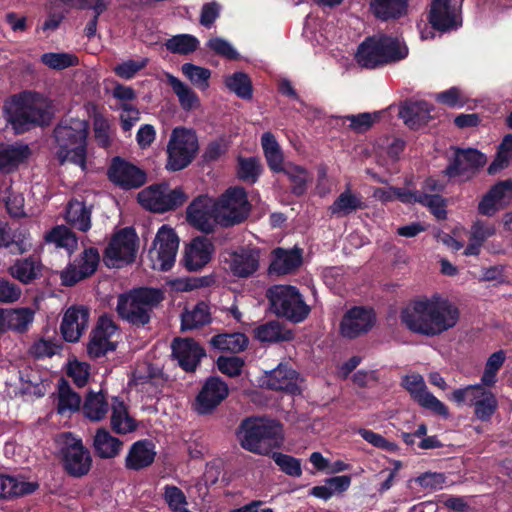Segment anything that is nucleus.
I'll use <instances>...</instances> for the list:
<instances>
[{"mask_svg":"<svg viewBox=\"0 0 512 512\" xmlns=\"http://www.w3.org/2000/svg\"><path fill=\"white\" fill-rule=\"evenodd\" d=\"M459 318V308L437 294L414 300L400 312L401 323L409 331L426 337L438 336L454 328Z\"/></svg>","mask_w":512,"mask_h":512,"instance_id":"f257e3e1","label":"nucleus"},{"mask_svg":"<svg viewBox=\"0 0 512 512\" xmlns=\"http://www.w3.org/2000/svg\"><path fill=\"white\" fill-rule=\"evenodd\" d=\"M5 117L16 133L48 124L53 116L52 102L44 95L24 91L12 96L4 106Z\"/></svg>","mask_w":512,"mask_h":512,"instance_id":"f03ea898","label":"nucleus"},{"mask_svg":"<svg viewBox=\"0 0 512 512\" xmlns=\"http://www.w3.org/2000/svg\"><path fill=\"white\" fill-rule=\"evenodd\" d=\"M88 123L84 119L65 117L54 129L56 155L61 164L71 162L85 168Z\"/></svg>","mask_w":512,"mask_h":512,"instance_id":"7ed1b4c3","label":"nucleus"},{"mask_svg":"<svg viewBox=\"0 0 512 512\" xmlns=\"http://www.w3.org/2000/svg\"><path fill=\"white\" fill-rule=\"evenodd\" d=\"M408 48L398 38L387 34H376L365 38L356 52L357 63L366 69H376L403 60Z\"/></svg>","mask_w":512,"mask_h":512,"instance_id":"20e7f679","label":"nucleus"},{"mask_svg":"<svg viewBox=\"0 0 512 512\" xmlns=\"http://www.w3.org/2000/svg\"><path fill=\"white\" fill-rule=\"evenodd\" d=\"M251 209L246 190L240 186L229 187L214 201V221L224 228L233 227L245 222Z\"/></svg>","mask_w":512,"mask_h":512,"instance_id":"39448f33","label":"nucleus"},{"mask_svg":"<svg viewBox=\"0 0 512 512\" xmlns=\"http://www.w3.org/2000/svg\"><path fill=\"white\" fill-rule=\"evenodd\" d=\"M280 427L276 421L258 418L243 420L238 431L242 448L257 454H268L272 442L278 439Z\"/></svg>","mask_w":512,"mask_h":512,"instance_id":"423d86ee","label":"nucleus"},{"mask_svg":"<svg viewBox=\"0 0 512 512\" xmlns=\"http://www.w3.org/2000/svg\"><path fill=\"white\" fill-rule=\"evenodd\" d=\"M188 200L183 188H172L168 182L149 185L137 194V201L147 211L163 214L175 211Z\"/></svg>","mask_w":512,"mask_h":512,"instance_id":"0eeeda50","label":"nucleus"},{"mask_svg":"<svg viewBox=\"0 0 512 512\" xmlns=\"http://www.w3.org/2000/svg\"><path fill=\"white\" fill-rule=\"evenodd\" d=\"M268 297L272 311L293 323L304 321L310 313V307L295 286H274L268 290Z\"/></svg>","mask_w":512,"mask_h":512,"instance_id":"6e6552de","label":"nucleus"},{"mask_svg":"<svg viewBox=\"0 0 512 512\" xmlns=\"http://www.w3.org/2000/svg\"><path fill=\"white\" fill-rule=\"evenodd\" d=\"M198 149V139L194 131L185 127L174 128L167 145L166 168L170 171L186 168L194 160Z\"/></svg>","mask_w":512,"mask_h":512,"instance_id":"1a4fd4ad","label":"nucleus"},{"mask_svg":"<svg viewBox=\"0 0 512 512\" xmlns=\"http://www.w3.org/2000/svg\"><path fill=\"white\" fill-rule=\"evenodd\" d=\"M451 149L454 151L453 156L449 158V163L443 170V175L449 180L470 181L487 163L486 155L475 148Z\"/></svg>","mask_w":512,"mask_h":512,"instance_id":"9d476101","label":"nucleus"},{"mask_svg":"<svg viewBox=\"0 0 512 512\" xmlns=\"http://www.w3.org/2000/svg\"><path fill=\"white\" fill-rule=\"evenodd\" d=\"M178 247L179 237L175 230L167 225L161 226L148 250L151 268L169 271L174 266Z\"/></svg>","mask_w":512,"mask_h":512,"instance_id":"9b49d317","label":"nucleus"},{"mask_svg":"<svg viewBox=\"0 0 512 512\" xmlns=\"http://www.w3.org/2000/svg\"><path fill=\"white\" fill-rule=\"evenodd\" d=\"M228 395L227 383L219 376H210L196 395L192 409L201 416L211 415Z\"/></svg>","mask_w":512,"mask_h":512,"instance_id":"f8f14e48","label":"nucleus"},{"mask_svg":"<svg viewBox=\"0 0 512 512\" xmlns=\"http://www.w3.org/2000/svg\"><path fill=\"white\" fill-rule=\"evenodd\" d=\"M377 317L374 309L367 306H353L343 315L339 331L347 339H356L372 330Z\"/></svg>","mask_w":512,"mask_h":512,"instance_id":"ddd939ff","label":"nucleus"},{"mask_svg":"<svg viewBox=\"0 0 512 512\" xmlns=\"http://www.w3.org/2000/svg\"><path fill=\"white\" fill-rule=\"evenodd\" d=\"M402 386L409 392L411 398L421 407L445 419L449 417L448 407L427 390L425 381L420 374L405 376L402 381Z\"/></svg>","mask_w":512,"mask_h":512,"instance_id":"4468645a","label":"nucleus"},{"mask_svg":"<svg viewBox=\"0 0 512 512\" xmlns=\"http://www.w3.org/2000/svg\"><path fill=\"white\" fill-rule=\"evenodd\" d=\"M100 255L95 248L85 249L79 258L61 271V283L65 286H73L77 282L91 276L97 270Z\"/></svg>","mask_w":512,"mask_h":512,"instance_id":"2eb2a0df","label":"nucleus"},{"mask_svg":"<svg viewBox=\"0 0 512 512\" xmlns=\"http://www.w3.org/2000/svg\"><path fill=\"white\" fill-rule=\"evenodd\" d=\"M214 215V201L207 195H199L186 208L187 222L205 234L214 231Z\"/></svg>","mask_w":512,"mask_h":512,"instance_id":"dca6fc26","label":"nucleus"},{"mask_svg":"<svg viewBox=\"0 0 512 512\" xmlns=\"http://www.w3.org/2000/svg\"><path fill=\"white\" fill-rule=\"evenodd\" d=\"M117 326L106 316L99 319L96 328L92 331L90 341L87 345V352L92 358H99L108 351L116 348V341L113 339L117 334Z\"/></svg>","mask_w":512,"mask_h":512,"instance_id":"f3484780","label":"nucleus"},{"mask_svg":"<svg viewBox=\"0 0 512 512\" xmlns=\"http://www.w3.org/2000/svg\"><path fill=\"white\" fill-rule=\"evenodd\" d=\"M171 349L172 356L187 373L195 372L201 359L206 356L205 349L193 338L176 337L172 341Z\"/></svg>","mask_w":512,"mask_h":512,"instance_id":"a211bd4d","label":"nucleus"},{"mask_svg":"<svg viewBox=\"0 0 512 512\" xmlns=\"http://www.w3.org/2000/svg\"><path fill=\"white\" fill-rule=\"evenodd\" d=\"M67 447L64 453V467L74 477L86 475L91 468L90 453L83 446L81 440L73 438L70 434L65 435Z\"/></svg>","mask_w":512,"mask_h":512,"instance_id":"6ab92c4d","label":"nucleus"},{"mask_svg":"<svg viewBox=\"0 0 512 512\" xmlns=\"http://www.w3.org/2000/svg\"><path fill=\"white\" fill-rule=\"evenodd\" d=\"M214 246L206 237L199 236L185 247L180 263L189 272H197L204 268L212 259Z\"/></svg>","mask_w":512,"mask_h":512,"instance_id":"aec40b11","label":"nucleus"},{"mask_svg":"<svg viewBox=\"0 0 512 512\" xmlns=\"http://www.w3.org/2000/svg\"><path fill=\"white\" fill-rule=\"evenodd\" d=\"M428 21L432 28L440 32L456 30L461 26L456 14V8L451 5V0H432Z\"/></svg>","mask_w":512,"mask_h":512,"instance_id":"412c9836","label":"nucleus"},{"mask_svg":"<svg viewBox=\"0 0 512 512\" xmlns=\"http://www.w3.org/2000/svg\"><path fill=\"white\" fill-rule=\"evenodd\" d=\"M89 311L83 306L69 307L62 318L60 331L67 342H77L88 327Z\"/></svg>","mask_w":512,"mask_h":512,"instance_id":"4be33fe9","label":"nucleus"},{"mask_svg":"<svg viewBox=\"0 0 512 512\" xmlns=\"http://www.w3.org/2000/svg\"><path fill=\"white\" fill-rule=\"evenodd\" d=\"M271 255L272 260L268 272L277 276L293 273L303 263V250L299 247L292 249L277 247L272 250Z\"/></svg>","mask_w":512,"mask_h":512,"instance_id":"5701e85b","label":"nucleus"},{"mask_svg":"<svg viewBox=\"0 0 512 512\" xmlns=\"http://www.w3.org/2000/svg\"><path fill=\"white\" fill-rule=\"evenodd\" d=\"M259 261V249L241 247L230 254L228 264L234 276L238 278H248L258 270Z\"/></svg>","mask_w":512,"mask_h":512,"instance_id":"b1692460","label":"nucleus"},{"mask_svg":"<svg viewBox=\"0 0 512 512\" xmlns=\"http://www.w3.org/2000/svg\"><path fill=\"white\" fill-rule=\"evenodd\" d=\"M128 262V228H122L111 238L104 252V263L110 268H120Z\"/></svg>","mask_w":512,"mask_h":512,"instance_id":"393cba45","label":"nucleus"},{"mask_svg":"<svg viewBox=\"0 0 512 512\" xmlns=\"http://www.w3.org/2000/svg\"><path fill=\"white\" fill-rule=\"evenodd\" d=\"M432 106L426 101H405L399 109V117L412 130L426 125L431 119Z\"/></svg>","mask_w":512,"mask_h":512,"instance_id":"a878e982","label":"nucleus"},{"mask_svg":"<svg viewBox=\"0 0 512 512\" xmlns=\"http://www.w3.org/2000/svg\"><path fill=\"white\" fill-rule=\"evenodd\" d=\"M31 155L29 146L22 142L0 145V171L10 173Z\"/></svg>","mask_w":512,"mask_h":512,"instance_id":"bb28decb","label":"nucleus"},{"mask_svg":"<svg viewBox=\"0 0 512 512\" xmlns=\"http://www.w3.org/2000/svg\"><path fill=\"white\" fill-rule=\"evenodd\" d=\"M0 247L15 255L23 254L31 248L29 235L25 229L13 228L7 224L0 225Z\"/></svg>","mask_w":512,"mask_h":512,"instance_id":"cd10ccee","label":"nucleus"},{"mask_svg":"<svg viewBox=\"0 0 512 512\" xmlns=\"http://www.w3.org/2000/svg\"><path fill=\"white\" fill-rule=\"evenodd\" d=\"M34 319L31 308L0 310V331L24 332Z\"/></svg>","mask_w":512,"mask_h":512,"instance_id":"c85d7f7f","label":"nucleus"},{"mask_svg":"<svg viewBox=\"0 0 512 512\" xmlns=\"http://www.w3.org/2000/svg\"><path fill=\"white\" fill-rule=\"evenodd\" d=\"M369 9L381 21L396 20L407 14L408 0H370Z\"/></svg>","mask_w":512,"mask_h":512,"instance_id":"c756f323","label":"nucleus"},{"mask_svg":"<svg viewBox=\"0 0 512 512\" xmlns=\"http://www.w3.org/2000/svg\"><path fill=\"white\" fill-rule=\"evenodd\" d=\"M298 373L288 365L279 364L268 375L267 386L271 390L295 393L298 390Z\"/></svg>","mask_w":512,"mask_h":512,"instance_id":"7c9ffc66","label":"nucleus"},{"mask_svg":"<svg viewBox=\"0 0 512 512\" xmlns=\"http://www.w3.org/2000/svg\"><path fill=\"white\" fill-rule=\"evenodd\" d=\"M261 146L267 165L272 173H282L286 168L283 151L271 132L261 136Z\"/></svg>","mask_w":512,"mask_h":512,"instance_id":"2f4dec72","label":"nucleus"},{"mask_svg":"<svg viewBox=\"0 0 512 512\" xmlns=\"http://www.w3.org/2000/svg\"><path fill=\"white\" fill-rule=\"evenodd\" d=\"M155 444L149 439L136 441L130 447V470H141L155 460Z\"/></svg>","mask_w":512,"mask_h":512,"instance_id":"473e14b6","label":"nucleus"},{"mask_svg":"<svg viewBox=\"0 0 512 512\" xmlns=\"http://www.w3.org/2000/svg\"><path fill=\"white\" fill-rule=\"evenodd\" d=\"M212 321L209 304L199 301L192 310H185L181 314V330L187 331L203 327Z\"/></svg>","mask_w":512,"mask_h":512,"instance_id":"72a5a7b5","label":"nucleus"},{"mask_svg":"<svg viewBox=\"0 0 512 512\" xmlns=\"http://www.w3.org/2000/svg\"><path fill=\"white\" fill-rule=\"evenodd\" d=\"M37 488V483L21 477L0 475V498L24 496L33 493Z\"/></svg>","mask_w":512,"mask_h":512,"instance_id":"f704fd0d","label":"nucleus"},{"mask_svg":"<svg viewBox=\"0 0 512 512\" xmlns=\"http://www.w3.org/2000/svg\"><path fill=\"white\" fill-rule=\"evenodd\" d=\"M255 337L260 342L278 343L291 341L294 333L278 321H269L255 329Z\"/></svg>","mask_w":512,"mask_h":512,"instance_id":"c9c22d12","label":"nucleus"},{"mask_svg":"<svg viewBox=\"0 0 512 512\" xmlns=\"http://www.w3.org/2000/svg\"><path fill=\"white\" fill-rule=\"evenodd\" d=\"M165 76L183 110L190 111L200 105L199 97L192 88L170 73H166Z\"/></svg>","mask_w":512,"mask_h":512,"instance_id":"e433bc0d","label":"nucleus"},{"mask_svg":"<svg viewBox=\"0 0 512 512\" xmlns=\"http://www.w3.org/2000/svg\"><path fill=\"white\" fill-rule=\"evenodd\" d=\"M108 408V402L101 391H90L85 397L82 412L91 421H101L105 418Z\"/></svg>","mask_w":512,"mask_h":512,"instance_id":"4c0bfd02","label":"nucleus"},{"mask_svg":"<svg viewBox=\"0 0 512 512\" xmlns=\"http://www.w3.org/2000/svg\"><path fill=\"white\" fill-rule=\"evenodd\" d=\"M365 203L361 198L353 194L349 189L343 191L329 207L331 215L337 217L347 216L359 209H364Z\"/></svg>","mask_w":512,"mask_h":512,"instance_id":"58836bf2","label":"nucleus"},{"mask_svg":"<svg viewBox=\"0 0 512 512\" xmlns=\"http://www.w3.org/2000/svg\"><path fill=\"white\" fill-rule=\"evenodd\" d=\"M263 172V166L258 157H243L237 158L236 176L237 178L247 184H255L258 182Z\"/></svg>","mask_w":512,"mask_h":512,"instance_id":"ea45409f","label":"nucleus"},{"mask_svg":"<svg viewBox=\"0 0 512 512\" xmlns=\"http://www.w3.org/2000/svg\"><path fill=\"white\" fill-rule=\"evenodd\" d=\"M93 446L99 457L112 458L120 452L122 442L113 437L106 429L100 428L94 436Z\"/></svg>","mask_w":512,"mask_h":512,"instance_id":"a19ab883","label":"nucleus"},{"mask_svg":"<svg viewBox=\"0 0 512 512\" xmlns=\"http://www.w3.org/2000/svg\"><path fill=\"white\" fill-rule=\"evenodd\" d=\"M210 343L219 350L239 353L247 348L249 339L241 332L223 333L213 336Z\"/></svg>","mask_w":512,"mask_h":512,"instance_id":"79ce46f5","label":"nucleus"},{"mask_svg":"<svg viewBox=\"0 0 512 512\" xmlns=\"http://www.w3.org/2000/svg\"><path fill=\"white\" fill-rule=\"evenodd\" d=\"M65 218L72 227L82 232L88 231L91 227V211L78 200L69 202Z\"/></svg>","mask_w":512,"mask_h":512,"instance_id":"37998d69","label":"nucleus"},{"mask_svg":"<svg viewBox=\"0 0 512 512\" xmlns=\"http://www.w3.org/2000/svg\"><path fill=\"white\" fill-rule=\"evenodd\" d=\"M42 265L34 258L17 260L9 268L10 274L20 282L27 284L39 277Z\"/></svg>","mask_w":512,"mask_h":512,"instance_id":"c03bdc74","label":"nucleus"},{"mask_svg":"<svg viewBox=\"0 0 512 512\" xmlns=\"http://www.w3.org/2000/svg\"><path fill=\"white\" fill-rule=\"evenodd\" d=\"M282 173L288 177L291 183L292 194L299 197L306 193L309 181V173L306 168L292 162H287L286 168Z\"/></svg>","mask_w":512,"mask_h":512,"instance_id":"a18cd8bd","label":"nucleus"},{"mask_svg":"<svg viewBox=\"0 0 512 512\" xmlns=\"http://www.w3.org/2000/svg\"><path fill=\"white\" fill-rule=\"evenodd\" d=\"M80 396L72 391L70 386L62 381L58 390V413L61 415H70L80 409Z\"/></svg>","mask_w":512,"mask_h":512,"instance_id":"49530a36","label":"nucleus"},{"mask_svg":"<svg viewBox=\"0 0 512 512\" xmlns=\"http://www.w3.org/2000/svg\"><path fill=\"white\" fill-rule=\"evenodd\" d=\"M225 85L241 99L249 100L253 96L252 81L245 72L237 71L228 76Z\"/></svg>","mask_w":512,"mask_h":512,"instance_id":"de8ad7c7","label":"nucleus"},{"mask_svg":"<svg viewBox=\"0 0 512 512\" xmlns=\"http://www.w3.org/2000/svg\"><path fill=\"white\" fill-rule=\"evenodd\" d=\"M45 240L55 244L56 247L66 249L69 254L77 248L78 244L75 234L64 225L53 228L46 234Z\"/></svg>","mask_w":512,"mask_h":512,"instance_id":"09e8293b","label":"nucleus"},{"mask_svg":"<svg viewBox=\"0 0 512 512\" xmlns=\"http://www.w3.org/2000/svg\"><path fill=\"white\" fill-rule=\"evenodd\" d=\"M40 61L52 70H64L79 64L78 57L69 52H47L41 55Z\"/></svg>","mask_w":512,"mask_h":512,"instance_id":"8fccbe9b","label":"nucleus"},{"mask_svg":"<svg viewBox=\"0 0 512 512\" xmlns=\"http://www.w3.org/2000/svg\"><path fill=\"white\" fill-rule=\"evenodd\" d=\"M163 300V293L156 288L141 287L130 289V301L144 307L153 308Z\"/></svg>","mask_w":512,"mask_h":512,"instance_id":"3c124183","label":"nucleus"},{"mask_svg":"<svg viewBox=\"0 0 512 512\" xmlns=\"http://www.w3.org/2000/svg\"><path fill=\"white\" fill-rule=\"evenodd\" d=\"M165 46L171 53L187 55L198 48L199 40L190 34H179L168 39Z\"/></svg>","mask_w":512,"mask_h":512,"instance_id":"603ef678","label":"nucleus"},{"mask_svg":"<svg viewBox=\"0 0 512 512\" xmlns=\"http://www.w3.org/2000/svg\"><path fill=\"white\" fill-rule=\"evenodd\" d=\"M473 407L475 417L482 422H488L498 408V401L496 396L487 389Z\"/></svg>","mask_w":512,"mask_h":512,"instance_id":"864d4df0","label":"nucleus"},{"mask_svg":"<svg viewBox=\"0 0 512 512\" xmlns=\"http://www.w3.org/2000/svg\"><path fill=\"white\" fill-rule=\"evenodd\" d=\"M487 389L482 385H468L464 388L455 389L452 392L451 400L454 401L458 406L469 405L474 406L475 403L483 396V393Z\"/></svg>","mask_w":512,"mask_h":512,"instance_id":"5fc2aeb1","label":"nucleus"},{"mask_svg":"<svg viewBox=\"0 0 512 512\" xmlns=\"http://www.w3.org/2000/svg\"><path fill=\"white\" fill-rule=\"evenodd\" d=\"M111 427L118 434L128 432V410L124 401L118 397L112 400Z\"/></svg>","mask_w":512,"mask_h":512,"instance_id":"6e6d98bb","label":"nucleus"},{"mask_svg":"<svg viewBox=\"0 0 512 512\" xmlns=\"http://www.w3.org/2000/svg\"><path fill=\"white\" fill-rule=\"evenodd\" d=\"M271 458L286 475L291 477H300L302 475L300 459L282 452H273Z\"/></svg>","mask_w":512,"mask_h":512,"instance_id":"4d7b16f0","label":"nucleus"},{"mask_svg":"<svg viewBox=\"0 0 512 512\" xmlns=\"http://www.w3.org/2000/svg\"><path fill=\"white\" fill-rule=\"evenodd\" d=\"M343 121H349V129L356 133H365L375 121L379 118V112H363L356 115H346L340 117Z\"/></svg>","mask_w":512,"mask_h":512,"instance_id":"13d9d810","label":"nucleus"},{"mask_svg":"<svg viewBox=\"0 0 512 512\" xmlns=\"http://www.w3.org/2000/svg\"><path fill=\"white\" fill-rule=\"evenodd\" d=\"M182 73L191 83L198 88L205 89L209 86L211 71L207 68L197 66L192 63H184L181 67Z\"/></svg>","mask_w":512,"mask_h":512,"instance_id":"bf43d9fd","label":"nucleus"},{"mask_svg":"<svg viewBox=\"0 0 512 512\" xmlns=\"http://www.w3.org/2000/svg\"><path fill=\"white\" fill-rule=\"evenodd\" d=\"M164 499L173 512H191L185 505H187V498L184 492L177 486L166 485L164 487Z\"/></svg>","mask_w":512,"mask_h":512,"instance_id":"052dcab7","label":"nucleus"},{"mask_svg":"<svg viewBox=\"0 0 512 512\" xmlns=\"http://www.w3.org/2000/svg\"><path fill=\"white\" fill-rule=\"evenodd\" d=\"M60 346L54 339L39 338L29 348V354L34 358L41 359L55 355Z\"/></svg>","mask_w":512,"mask_h":512,"instance_id":"680f3d73","label":"nucleus"},{"mask_svg":"<svg viewBox=\"0 0 512 512\" xmlns=\"http://www.w3.org/2000/svg\"><path fill=\"white\" fill-rule=\"evenodd\" d=\"M217 368L222 373L229 377H238L242 373L244 360L238 356H219L217 361Z\"/></svg>","mask_w":512,"mask_h":512,"instance_id":"e2e57ef3","label":"nucleus"},{"mask_svg":"<svg viewBox=\"0 0 512 512\" xmlns=\"http://www.w3.org/2000/svg\"><path fill=\"white\" fill-rule=\"evenodd\" d=\"M109 179L124 190L128 189V163L116 157L108 172Z\"/></svg>","mask_w":512,"mask_h":512,"instance_id":"0e129e2a","label":"nucleus"},{"mask_svg":"<svg viewBox=\"0 0 512 512\" xmlns=\"http://www.w3.org/2000/svg\"><path fill=\"white\" fill-rule=\"evenodd\" d=\"M421 205L428 207L431 214H433L437 219H446V201L441 195L424 193Z\"/></svg>","mask_w":512,"mask_h":512,"instance_id":"69168bd1","label":"nucleus"},{"mask_svg":"<svg viewBox=\"0 0 512 512\" xmlns=\"http://www.w3.org/2000/svg\"><path fill=\"white\" fill-rule=\"evenodd\" d=\"M89 368V365L85 362L72 360L68 363L67 374L73 379L77 386L83 387L86 385L89 378Z\"/></svg>","mask_w":512,"mask_h":512,"instance_id":"338daca9","label":"nucleus"},{"mask_svg":"<svg viewBox=\"0 0 512 512\" xmlns=\"http://www.w3.org/2000/svg\"><path fill=\"white\" fill-rule=\"evenodd\" d=\"M492 197L503 208L512 200V180H502L494 184L489 190Z\"/></svg>","mask_w":512,"mask_h":512,"instance_id":"774afa93","label":"nucleus"}]
</instances>
